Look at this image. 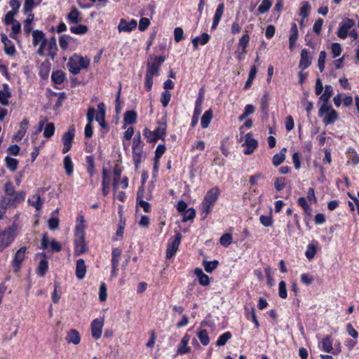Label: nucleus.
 <instances>
[{"mask_svg":"<svg viewBox=\"0 0 359 359\" xmlns=\"http://www.w3.org/2000/svg\"><path fill=\"white\" fill-rule=\"evenodd\" d=\"M86 224L83 215H80L76 219V224L74 231V255L79 256L85 253L87 250V245L85 241Z\"/></svg>","mask_w":359,"mask_h":359,"instance_id":"nucleus-1","label":"nucleus"},{"mask_svg":"<svg viewBox=\"0 0 359 359\" xmlns=\"http://www.w3.org/2000/svg\"><path fill=\"white\" fill-rule=\"evenodd\" d=\"M219 194L220 190L217 187L211 188L206 193L199 207L202 215H204V218L212 211Z\"/></svg>","mask_w":359,"mask_h":359,"instance_id":"nucleus-2","label":"nucleus"},{"mask_svg":"<svg viewBox=\"0 0 359 359\" xmlns=\"http://www.w3.org/2000/svg\"><path fill=\"white\" fill-rule=\"evenodd\" d=\"M90 62V59L87 57H83L75 53L69 57L67 66L72 74L76 75L80 73L81 69H87Z\"/></svg>","mask_w":359,"mask_h":359,"instance_id":"nucleus-3","label":"nucleus"},{"mask_svg":"<svg viewBox=\"0 0 359 359\" xmlns=\"http://www.w3.org/2000/svg\"><path fill=\"white\" fill-rule=\"evenodd\" d=\"M20 229L19 224L14 222L12 225L0 232V251L8 247L14 241L16 233Z\"/></svg>","mask_w":359,"mask_h":359,"instance_id":"nucleus-4","label":"nucleus"},{"mask_svg":"<svg viewBox=\"0 0 359 359\" xmlns=\"http://www.w3.org/2000/svg\"><path fill=\"white\" fill-rule=\"evenodd\" d=\"M57 46L55 37L53 36L50 39H46L43 44L38 48L36 53L39 56L47 55L53 60L57 55Z\"/></svg>","mask_w":359,"mask_h":359,"instance_id":"nucleus-5","label":"nucleus"},{"mask_svg":"<svg viewBox=\"0 0 359 359\" xmlns=\"http://www.w3.org/2000/svg\"><path fill=\"white\" fill-rule=\"evenodd\" d=\"M166 123L165 121L158 122V127L154 131H151L147 128H144L143 135L149 142H156L158 140H163L166 135Z\"/></svg>","mask_w":359,"mask_h":359,"instance_id":"nucleus-6","label":"nucleus"},{"mask_svg":"<svg viewBox=\"0 0 359 359\" xmlns=\"http://www.w3.org/2000/svg\"><path fill=\"white\" fill-rule=\"evenodd\" d=\"M165 57L163 56L151 57L147 62V71L146 74L154 76L158 75V69L164 62Z\"/></svg>","mask_w":359,"mask_h":359,"instance_id":"nucleus-7","label":"nucleus"},{"mask_svg":"<svg viewBox=\"0 0 359 359\" xmlns=\"http://www.w3.org/2000/svg\"><path fill=\"white\" fill-rule=\"evenodd\" d=\"M354 25L355 22L351 19L346 18L339 25L337 36L341 39H345L349 33V30Z\"/></svg>","mask_w":359,"mask_h":359,"instance_id":"nucleus-8","label":"nucleus"},{"mask_svg":"<svg viewBox=\"0 0 359 359\" xmlns=\"http://www.w3.org/2000/svg\"><path fill=\"white\" fill-rule=\"evenodd\" d=\"M27 251L26 247H21L15 254L12 261V266L14 272H18L20 269L21 264L25 259V254Z\"/></svg>","mask_w":359,"mask_h":359,"instance_id":"nucleus-9","label":"nucleus"},{"mask_svg":"<svg viewBox=\"0 0 359 359\" xmlns=\"http://www.w3.org/2000/svg\"><path fill=\"white\" fill-rule=\"evenodd\" d=\"M182 236L180 233H177L174 238V239L171 241H169L168 244V248L166 250V257L168 259L172 258L177 251L180 241H181Z\"/></svg>","mask_w":359,"mask_h":359,"instance_id":"nucleus-10","label":"nucleus"},{"mask_svg":"<svg viewBox=\"0 0 359 359\" xmlns=\"http://www.w3.org/2000/svg\"><path fill=\"white\" fill-rule=\"evenodd\" d=\"M103 325L104 318H96L94 319L91 323V334L95 339L97 340L101 337Z\"/></svg>","mask_w":359,"mask_h":359,"instance_id":"nucleus-11","label":"nucleus"},{"mask_svg":"<svg viewBox=\"0 0 359 359\" xmlns=\"http://www.w3.org/2000/svg\"><path fill=\"white\" fill-rule=\"evenodd\" d=\"M137 25L135 20H131L128 22L126 20L121 18L118 25V30L119 32H130L136 28Z\"/></svg>","mask_w":359,"mask_h":359,"instance_id":"nucleus-12","label":"nucleus"},{"mask_svg":"<svg viewBox=\"0 0 359 359\" xmlns=\"http://www.w3.org/2000/svg\"><path fill=\"white\" fill-rule=\"evenodd\" d=\"M41 247L43 249L47 248L48 246L50 247L52 251L55 252H60L62 249L61 244L55 241V239H53L51 241L49 242L47 234L44 233L43 235V238L41 239Z\"/></svg>","mask_w":359,"mask_h":359,"instance_id":"nucleus-13","label":"nucleus"},{"mask_svg":"<svg viewBox=\"0 0 359 359\" xmlns=\"http://www.w3.org/2000/svg\"><path fill=\"white\" fill-rule=\"evenodd\" d=\"M257 142L253 137L251 133H248L245 135V140L244 145L245 146V149L244 150L245 154H250L257 147Z\"/></svg>","mask_w":359,"mask_h":359,"instance_id":"nucleus-14","label":"nucleus"},{"mask_svg":"<svg viewBox=\"0 0 359 359\" xmlns=\"http://www.w3.org/2000/svg\"><path fill=\"white\" fill-rule=\"evenodd\" d=\"M1 42L4 45V50L6 54L13 56L15 53V48L13 42L8 39L7 36L4 34L1 35Z\"/></svg>","mask_w":359,"mask_h":359,"instance_id":"nucleus-15","label":"nucleus"},{"mask_svg":"<svg viewBox=\"0 0 359 359\" xmlns=\"http://www.w3.org/2000/svg\"><path fill=\"white\" fill-rule=\"evenodd\" d=\"M312 56H311L306 49H303L301 52V59L299 62V68L304 70L311 64Z\"/></svg>","mask_w":359,"mask_h":359,"instance_id":"nucleus-16","label":"nucleus"},{"mask_svg":"<svg viewBox=\"0 0 359 359\" xmlns=\"http://www.w3.org/2000/svg\"><path fill=\"white\" fill-rule=\"evenodd\" d=\"M29 126V121L24 118L20 123V128L18 131L13 137V140L15 141L21 140L25 135Z\"/></svg>","mask_w":359,"mask_h":359,"instance_id":"nucleus-17","label":"nucleus"},{"mask_svg":"<svg viewBox=\"0 0 359 359\" xmlns=\"http://www.w3.org/2000/svg\"><path fill=\"white\" fill-rule=\"evenodd\" d=\"M190 340V336L189 334H185L180 344H178L177 347V353L180 355H183L185 353H189L191 351L190 346H188V343Z\"/></svg>","mask_w":359,"mask_h":359,"instance_id":"nucleus-18","label":"nucleus"},{"mask_svg":"<svg viewBox=\"0 0 359 359\" xmlns=\"http://www.w3.org/2000/svg\"><path fill=\"white\" fill-rule=\"evenodd\" d=\"M320 350L326 353H332L333 351L332 340L330 336L323 337L318 344Z\"/></svg>","mask_w":359,"mask_h":359,"instance_id":"nucleus-19","label":"nucleus"},{"mask_svg":"<svg viewBox=\"0 0 359 359\" xmlns=\"http://www.w3.org/2000/svg\"><path fill=\"white\" fill-rule=\"evenodd\" d=\"M224 3H221L217 6L215 13L214 15L212 25L211 27L212 29H215L217 28V27L218 26V24L224 14Z\"/></svg>","mask_w":359,"mask_h":359,"instance_id":"nucleus-20","label":"nucleus"},{"mask_svg":"<svg viewBox=\"0 0 359 359\" xmlns=\"http://www.w3.org/2000/svg\"><path fill=\"white\" fill-rule=\"evenodd\" d=\"M43 201L39 194H33L27 201L28 203L33 206L36 211H40L42 209Z\"/></svg>","mask_w":359,"mask_h":359,"instance_id":"nucleus-21","label":"nucleus"},{"mask_svg":"<svg viewBox=\"0 0 359 359\" xmlns=\"http://www.w3.org/2000/svg\"><path fill=\"white\" fill-rule=\"evenodd\" d=\"M32 44L34 47H36L39 46V47L41 46V44H43L46 39L45 36V34L41 31V30H34L32 32Z\"/></svg>","mask_w":359,"mask_h":359,"instance_id":"nucleus-22","label":"nucleus"},{"mask_svg":"<svg viewBox=\"0 0 359 359\" xmlns=\"http://www.w3.org/2000/svg\"><path fill=\"white\" fill-rule=\"evenodd\" d=\"M81 15V12L76 7H74L67 15V20L69 23L78 24L82 20Z\"/></svg>","mask_w":359,"mask_h":359,"instance_id":"nucleus-23","label":"nucleus"},{"mask_svg":"<svg viewBox=\"0 0 359 359\" xmlns=\"http://www.w3.org/2000/svg\"><path fill=\"white\" fill-rule=\"evenodd\" d=\"M210 36L207 33H203L200 36H196L192 39L194 48L197 50L198 45L204 46L208 43Z\"/></svg>","mask_w":359,"mask_h":359,"instance_id":"nucleus-24","label":"nucleus"},{"mask_svg":"<svg viewBox=\"0 0 359 359\" xmlns=\"http://www.w3.org/2000/svg\"><path fill=\"white\" fill-rule=\"evenodd\" d=\"M65 339L69 344L71 343L74 345H77L81 341V336L76 330L72 329L68 332Z\"/></svg>","mask_w":359,"mask_h":359,"instance_id":"nucleus-25","label":"nucleus"},{"mask_svg":"<svg viewBox=\"0 0 359 359\" xmlns=\"http://www.w3.org/2000/svg\"><path fill=\"white\" fill-rule=\"evenodd\" d=\"M86 273V266L83 259H79L76 264V276L78 279H83Z\"/></svg>","mask_w":359,"mask_h":359,"instance_id":"nucleus-26","label":"nucleus"},{"mask_svg":"<svg viewBox=\"0 0 359 359\" xmlns=\"http://www.w3.org/2000/svg\"><path fill=\"white\" fill-rule=\"evenodd\" d=\"M25 194L23 191L14 192L11 197L7 198L10 200V206H16L18 203L22 202L25 200Z\"/></svg>","mask_w":359,"mask_h":359,"instance_id":"nucleus-27","label":"nucleus"},{"mask_svg":"<svg viewBox=\"0 0 359 359\" xmlns=\"http://www.w3.org/2000/svg\"><path fill=\"white\" fill-rule=\"evenodd\" d=\"M194 274L198 277L199 283L203 286H207L210 284L209 277L205 274L203 270L200 268H196L194 270Z\"/></svg>","mask_w":359,"mask_h":359,"instance_id":"nucleus-28","label":"nucleus"},{"mask_svg":"<svg viewBox=\"0 0 359 359\" xmlns=\"http://www.w3.org/2000/svg\"><path fill=\"white\" fill-rule=\"evenodd\" d=\"M48 262L46 259H41L36 267V274L40 277H43L48 271Z\"/></svg>","mask_w":359,"mask_h":359,"instance_id":"nucleus-29","label":"nucleus"},{"mask_svg":"<svg viewBox=\"0 0 359 359\" xmlns=\"http://www.w3.org/2000/svg\"><path fill=\"white\" fill-rule=\"evenodd\" d=\"M11 94L9 91L8 85H4L2 90H0V103L4 106L8 104V98L11 97Z\"/></svg>","mask_w":359,"mask_h":359,"instance_id":"nucleus-30","label":"nucleus"},{"mask_svg":"<svg viewBox=\"0 0 359 359\" xmlns=\"http://www.w3.org/2000/svg\"><path fill=\"white\" fill-rule=\"evenodd\" d=\"M213 117V112L211 109L205 111L201 117V125L203 128L208 127Z\"/></svg>","mask_w":359,"mask_h":359,"instance_id":"nucleus-31","label":"nucleus"},{"mask_svg":"<svg viewBox=\"0 0 359 359\" xmlns=\"http://www.w3.org/2000/svg\"><path fill=\"white\" fill-rule=\"evenodd\" d=\"M114 173V179H113V189L114 191H116L119 189V180L121 179V170L116 165L113 170Z\"/></svg>","mask_w":359,"mask_h":359,"instance_id":"nucleus-32","label":"nucleus"},{"mask_svg":"<svg viewBox=\"0 0 359 359\" xmlns=\"http://www.w3.org/2000/svg\"><path fill=\"white\" fill-rule=\"evenodd\" d=\"M338 119V114L337 111L334 109H332L327 114H325L323 122L327 125L332 124Z\"/></svg>","mask_w":359,"mask_h":359,"instance_id":"nucleus-33","label":"nucleus"},{"mask_svg":"<svg viewBox=\"0 0 359 359\" xmlns=\"http://www.w3.org/2000/svg\"><path fill=\"white\" fill-rule=\"evenodd\" d=\"M8 207H11L10 200L7 199L6 197H3L0 200V220L5 217V215Z\"/></svg>","mask_w":359,"mask_h":359,"instance_id":"nucleus-34","label":"nucleus"},{"mask_svg":"<svg viewBox=\"0 0 359 359\" xmlns=\"http://www.w3.org/2000/svg\"><path fill=\"white\" fill-rule=\"evenodd\" d=\"M123 120L127 124L135 123L137 121V113L133 110L126 111Z\"/></svg>","mask_w":359,"mask_h":359,"instance_id":"nucleus-35","label":"nucleus"},{"mask_svg":"<svg viewBox=\"0 0 359 359\" xmlns=\"http://www.w3.org/2000/svg\"><path fill=\"white\" fill-rule=\"evenodd\" d=\"M63 163H64V168H65L66 174L68 176L72 175L73 173V170H74V165H73L72 158L69 155L66 156L64 158Z\"/></svg>","mask_w":359,"mask_h":359,"instance_id":"nucleus-36","label":"nucleus"},{"mask_svg":"<svg viewBox=\"0 0 359 359\" xmlns=\"http://www.w3.org/2000/svg\"><path fill=\"white\" fill-rule=\"evenodd\" d=\"M257 67L255 66H252L250 69L248 79L245 83L244 89H245V90L248 89L251 86V85L257 75Z\"/></svg>","mask_w":359,"mask_h":359,"instance_id":"nucleus-37","label":"nucleus"},{"mask_svg":"<svg viewBox=\"0 0 359 359\" xmlns=\"http://www.w3.org/2000/svg\"><path fill=\"white\" fill-rule=\"evenodd\" d=\"M285 152L286 149L283 148L280 153L273 156L272 161L274 166L277 167L284 161L285 158Z\"/></svg>","mask_w":359,"mask_h":359,"instance_id":"nucleus-38","label":"nucleus"},{"mask_svg":"<svg viewBox=\"0 0 359 359\" xmlns=\"http://www.w3.org/2000/svg\"><path fill=\"white\" fill-rule=\"evenodd\" d=\"M65 78V74L62 71H55L53 72L51 75V79L53 83L56 84H61Z\"/></svg>","mask_w":359,"mask_h":359,"instance_id":"nucleus-39","label":"nucleus"},{"mask_svg":"<svg viewBox=\"0 0 359 359\" xmlns=\"http://www.w3.org/2000/svg\"><path fill=\"white\" fill-rule=\"evenodd\" d=\"M333 93V88L330 85H326L324 93L321 95L320 100L323 102H328Z\"/></svg>","mask_w":359,"mask_h":359,"instance_id":"nucleus-40","label":"nucleus"},{"mask_svg":"<svg viewBox=\"0 0 359 359\" xmlns=\"http://www.w3.org/2000/svg\"><path fill=\"white\" fill-rule=\"evenodd\" d=\"M249 41L250 35L248 33L243 34L240 38L238 47L243 49V53H246V48L248 46Z\"/></svg>","mask_w":359,"mask_h":359,"instance_id":"nucleus-41","label":"nucleus"},{"mask_svg":"<svg viewBox=\"0 0 359 359\" xmlns=\"http://www.w3.org/2000/svg\"><path fill=\"white\" fill-rule=\"evenodd\" d=\"M121 252L119 249L115 248L112 250V259H111V266L114 269H116L119 263V258L121 257Z\"/></svg>","mask_w":359,"mask_h":359,"instance_id":"nucleus-42","label":"nucleus"},{"mask_svg":"<svg viewBox=\"0 0 359 359\" xmlns=\"http://www.w3.org/2000/svg\"><path fill=\"white\" fill-rule=\"evenodd\" d=\"M219 262L217 260H214L212 262L209 261H203V266L208 273H212L218 266Z\"/></svg>","mask_w":359,"mask_h":359,"instance_id":"nucleus-43","label":"nucleus"},{"mask_svg":"<svg viewBox=\"0 0 359 359\" xmlns=\"http://www.w3.org/2000/svg\"><path fill=\"white\" fill-rule=\"evenodd\" d=\"M12 25V30L10 34V36L13 39H17V36L21 32V25L17 20L11 23Z\"/></svg>","mask_w":359,"mask_h":359,"instance_id":"nucleus-44","label":"nucleus"},{"mask_svg":"<svg viewBox=\"0 0 359 359\" xmlns=\"http://www.w3.org/2000/svg\"><path fill=\"white\" fill-rule=\"evenodd\" d=\"M272 6V1L270 0H263L258 7V11L261 14H264L269 11Z\"/></svg>","mask_w":359,"mask_h":359,"instance_id":"nucleus-45","label":"nucleus"},{"mask_svg":"<svg viewBox=\"0 0 359 359\" xmlns=\"http://www.w3.org/2000/svg\"><path fill=\"white\" fill-rule=\"evenodd\" d=\"M55 125L53 123H48L46 125L44 130H43V136L46 138L51 137L55 133Z\"/></svg>","mask_w":359,"mask_h":359,"instance_id":"nucleus-46","label":"nucleus"},{"mask_svg":"<svg viewBox=\"0 0 359 359\" xmlns=\"http://www.w3.org/2000/svg\"><path fill=\"white\" fill-rule=\"evenodd\" d=\"M198 337L203 346H207L210 342V338L207 330H202L198 333Z\"/></svg>","mask_w":359,"mask_h":359,"instance_id":"nucleus-47","label":"nucleus"},{"mask_svg":"<svg viewBox=\"0 0 359 359\" xmlns=\"http://www.w3.org/2000/svg\"><path fill=\"white\" fill-rule=\"evenodd\" d=\"M347 154L348 158L353 165H355L359 163V155L353 149L348 148V149L347 150Z\"/></svg>","mask_w":359,"mask_h":359,"instance_id":"nucleus-48","label":"nucleus"},{"mask_svg":"<svg viewBox=\"0 0 359 359\" xmlns=\"http://www.w3.org/2000/svg\"><path fill=\"white\" fill-rule=\"evenodd\" d=\"M183 219L182 222L192 220L196 216V210L193 208H190L182 214Z\"/></svg>","mask_w":359,"mask_h":359,"instance_id":"nucleus-49","label":"nucleus"},{"mask_svg":"<svg viewBox=\"0 0 359 359\" xmlns=\"http://www.w3.org/2000/svg\"><path fill=\"white\" fill-rule=\"evenodd\" d=\"M231 337V334L229 332H224L222 335H220L216 342V345L218 346H222L225 345L229 339Z\"/></svg>","mask_w":359,"mask_h":359,"instance_id":"nucleus-50","label":"nucleus"},{"mask_svg":"<svg viewBox=\"0 0 359 359\" xmlns=\"http://www.w3.org/2000/svg\"><path fill=\"white\" fill-rule=\"evenodd\" d=\"M74 137V129H69L67 132H66L62 137L63 144H72Z\"/></svg>","mask_w":359,"mask_h":359,"instance_id":"nucleus-51","label":"nucleus"},{"mask_svg":"<svg viewBox=\"0 0 359 359\" xmlns=\"http://www.w3.org/2000/svg\"><path fill=\"white\" fill-rule=\"evenodd\" d=\"M310 10L311 6L309 3L308 1H304L299 11V15L302 19L306 18L309 15Z\"/></svg>","mask_w":359,"mask_h":359,"instance_id":"nucleus-52","label":"nucleus"},{"mask_svg":"<svg viewBox=\"0 0 359 359\" xmlns=\"http://www.w3.org/2000/svg\"><path fill=\"white\" fill-rule=\"evenodd\" d=\"M342 52V48L341 44L339 43H332L331 45V53L332 54V57L336 58L339 57Z\"/></svg>","mask_w":359,"mask_h":359,"instance_id":"nucleus-53","label":"nucleus"},{"mask_svg":"<svg viewBox=\"0 0 359 359\" xmlns=\"http://www.w3.org/2000/svg\"><path fill=\"white\" fill-rule=\"evenodd\" d=\"M34 20V15L32 13H29L27 18V19L24 22V31L29 34L32 29V22Z\"/></svg>","mask_w":359,"mask_h":359,"instance_id":"nucleus-54","label":"nucleus"},{"mask_svg":"<svg viewBox=\"0 0 359 359\" xmlns=\"http://www.w3.org/2000/svg\"><path fill=\"white\" fill-rule=\"evenodd\" d=\"M133 149V158L136 165L139 164L141 161L142 154V147L132 148Z\"/></svg>","mask_w":359,"mask_h":359,"instance_id":"nucleus-55","label":"nucleus"},{"mask_svg":"<svg viewBox=\"0 0 359 359\" xmlns=\"http://www.w3.org/2000/svg\"><path fill=\"white\" fill-rule=\"evenodd\" d=\"M70 31L73 34H84L88 31V27L83 25H79L75 27H71Z\"/></svg>","mask_w":359,"mask_h":359,"instance_id":"nucleus-56","label":"nucleus"},{"mask_svg":"<svg viewBox=\"0 0 359 359\" xmlns=\"http://www.w3.org/2000/svg\"><path fill=\"white\" fill-rule=\"evenodd\" d=\"M6 166L12 172L15 171L18 168V161L15 158L7 156L5 158Z\"/></svg>","mask_w":359,"mask_h":359,"instance_id":"nucleus-57","label":"nucleus"},{"mask_svg":"<svg viewBox=\"0 0 359 359\" xmlns=\"http://www.w3.org/2000/svg\"><path fill=\"white\" fill-rule=\"evenodd\" d=\"M316 253V246L313 244H309L305 252V255L306 258L309 260L312 259L314 257Z\"/></svg>","mask_w":359,"mask_h":359,"instance_id":"nucleus-58","label":"nucleus"},{"mask_svg":"<svg viewBox=\"0 0 359 359\" xmlns=\"http://www.w3.org/2000/svg\"><path fill=\"white\" fill-rule=\"evenodd\" d=\"M332 109V107L330 104H329L328 102H323L322 105L319 109L318 115L320 117H323L325 114H327Z\"/></svg>","mask_w":359,"mask_h":359,"instance_id":"nucleus-59","label":"nucleus"},{"mask_svg":"<svg viewBox=\"0 0 359 359\" xmlns=\"http://www.w3.org/2000/svg\"><path fill=\"white\" fill-rule=\"evenodd\" d=\"M278 295L281 299H286L287 296L286 283L282 280L278 285Z\"/></svg>","mask_w":359,"mask_h":359,"instance_id":"nucleus-60","label":"nucleus"},{"mask_svg":"<svg viewBox=\"0 0 359 359\" xmlns=\"http://www.w3.org/2000/svg\"><path fill=\"white\" fill-rule=\"evenodd\" d=\"M325 59H326V53L325 51H320L319 54L318 61V68L320 72H323L325 68Z\"/></svg>","mask_w":359,"mask_h":359,"instance_id":"nucleus-61","label":"nucleus"},{"mask_svg":"<svg viewBox=\"0 0 359 359\" xmlns=\"http://www.w3.org/2000/svg\"><path fill=\"white\" fill-rule=\"evenodd\" d=\"M219 243L223 246H229L232 243V236L229 233H224L219 239Z\"/></svg>","mask_w":359,"mask_h":359,"instance_id":"nucleus-62","label":"nucleus"},{"mask_svg":"<svg viewBox=\"0 0 359 359\" xmlns=\"http://www.w3.org/2000/svg\"><path fill=\"white\" fill-rule=\"evenodd\" d=\"M171 98V94L170 92L165 90L161 94V102L163 107H166Z\"/></svg>","mask_w":359,"mask_h":359,"instance_id":"nucleus-63","label":"nucleus"},{"mask_svg":"<svg viewBox=\"0 0 359 359\" xmlns=\"http://www.w3.org/2000/svg\"><path fill=\"white\" fill-rule=\"evenodd\" d=\"M259 221L261 224L266 227L271 226L273 224V219L271 215H261Z\"/></svg>","mask_w":359,"mask_h":359,"instance_id":"nucleus-64","label":"nucleus"}]
</instances>
